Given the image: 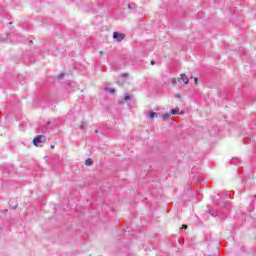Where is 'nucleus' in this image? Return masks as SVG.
I'll return each mask as SVG.
<instances>
[{"instance_id":"obj_1","label":"nucleus","mask_w":256,"mask_h":256,"mask_svg":"<svg viewBox=\"0 0 256 256\" xmlns=\"http://www.w3.org/2000/svg\"><path fill=\"white\" fill-rule=\"evenodd\" d=\"M10 39L12 43H21L23 42V37L19 33H14L12 36L10 35Z\"/></svg>"},{"instance_id":"obj_2","label":"nucleus","mask_w":256,"mask_h":256,"mask_svg":"<svg viewBox=\"0 0 256 256\" xmlns=\"http://www.w3.org/2000/svg\"><path fill=\"white\" fill-rule=\"evenodd\" d=\"M113 39L115 41H117V43H121V41H123V39H125V34L119 33V32H114Z\"/></svg>"},{"instance_id":"obj_3","label":"nucleus","mask_w":256,"mask_h":256,"mask_svg":"<svg viewBox=\"0 0 256 256\" xmlns=\"http://www.w3.org/2000/svg\"><path fill=\"white\" fill-rule=\"evenodd\" d=\"M43 141H45V136L38 135L33 139V145H35V147H39V143H43Z\"/></svg>"},{"instance_id":"obj_4","label":"nucleus","mask_w":256,"mask_h":256,"mask_svg":"<svg viewBox=\"0 0 256 256\" xmlns=\"http://www.w3.org/2000/svg\"><path fill=\"white\" fill-rule=\"evenodd\" d=\"M178 81H182L184 85H187L189 83V77H187V75L185 74H181L180 79H178Z\"/></svg>"},{"instance_id":"obj_5","label":"nucleus","mask_w":256,"mask_h":256,"mask_svg":"<svg viewBox=\"0 0 256 256\" xmlns=\"http://www.w3.org/2000/svg\"><path fill=\"white\" fill-rule=\"evenodd\" d=\"M209 213L210 215H212V217H217V215H219V213H217V210H215V208H210Z\"/></svg>"},{"instance_id":"obj_6","label":"nucleus","mask_w":256,"mask_h":256,"mask_svg":"<svg viewBox=\"0 0 256 256\" xmlns=\"http://www.w3.org/2000/svg\"><path fill=\"white\" fill-rule=\"evenodd\" d=\"M155 117H157V113L153 112V111H149L148 112V118L149 119H155Z\"/></svg>"},{"instance_id":"obj_7","label":"nucleus","mask_w":256,"mask_h":256,"mask_svg":"<svg viewBox=\"0 0 256 256\" xmlns=\"http://www.w3.org/2000/svg\"><path fill=\"white\" fill-rule=\"evenodd\" d=\"M128 9H130V11H137V6L135 4H128Z\"/></svg>"},{"instance_id":"obj_8","label":"nucleus","mask_w":256,"mask_h":256,"mask_svg":"<svg viewBox=\"0 0 256 256\" xmlns=\"http://www.w3.org/2000/svg\"><path fill=\"white\" fill-rule=\"evenodd\" d=\"M85 165H87L88 167L90 165H93V160L91 158H87L86 161H85Z\"/></svg>"},{"instance_id":"obj_9","label":"nucleus","mask_w":256,"mask_h":256,"mask_svg":"<svg viewBox=\"0 0 256 256\" xmlns=\"http://www.w3.org/2000/svg\"><path fill=\"white\" fill-rule=\"evenodd\" d=\"M163 119L166 121V119H169L171 117V114L169 113H166V114H163Z\"/></svg>"},{"instance_id":"obj_10","label":"nucleus","mask_w":256,"mask_h":256,"mask_svg":"<svg viewBox=\"0 0 256 256\" xmlns=\"http://www.w3.org/2000/svg\"><path fill=\"white\" fill-rule=\"evenodd\" d=\"M179 111V109H172L170 111L171 115H177V112Z\"/></svg>"},{"instance_id":"obj_11","label":"nucleus","mask_w":256,"mask_h":256,"mask_svg":"<svg viewBox=\"0 0 256 256\" xmlns=\"http://www.w3.org/2000/svg\"><path fill=\"white\" fill-rule=\"evenodd\" d=\"M131 99V96L129 94H126L124 97V101H129Z\"/></svg>"},{"instance_id":"obj_12","label":"nucleus","mask_w":256,"mask_h":256,"mask_svg":"<svg viewBox=\"0 0 256 256\" xmlns=\"http://www.w3.org/2000/svg\"><path fill=\"white\" fill-rule=\"evenodd\" d=\"M171 83H172V85H177V79L172 78Z\"/></svg>"},{"instance_id":"obj_13","label":"nucleus","mask_w":256,"mask_h":256,"mask_svg":"<svg viewBox=\"0 0 256 256\" xmlns=\"http://www.w3.org/2000/svg\"><path fill=\"white\" fill-rule=\"evenodd\" d=\"M63 77H65V73H60V74L58 75V79H63Z\"/></svg>"},{"instance_id":"obj_14","label":"nucleus","mask_w":256,"mask_h":256,"mask_svg":"<svg viewBox=\"0 0 256 256\" xmlns=\"http://www.w3.org/2000/svg\"><path fill=\"white\" fill-rule=\"evenodd\" d=\"M121 77L122 79H127V74H122Z\"/></svg>"},{"instance_id":"obj_15","label":"nucleus","mask_w":256,"mask_h":256,"mask_svg":"<svg viewBox=\"0 0 256 256\" xmlns=\"http://www.w3.org/2000/svg\"><path fill=\"white\" fill-rule=\"evenodd\" d=\"M109 91V93H115V89L114 88H112V89H110V90H108Z\"/></svg>"},{"instance_id":"obj_16","label":"nucleus","mask_w":256,"mask_h":256,"mask_svg":"<svg viewBox=\"0 0 256 256\" xmlns=\"http://www.w3.org/2000/svg\"><path fill=\"white\" fill-rule=\"evenodd\" d=\"M194 81H195V84L197 85V83H199V78H195Z\"/></svg>"},{"instance_id":"obj_17","label":"nucleus","mask_w":256,"mask_h":256,"mask_svg":"<svg viewBox=\"0 0 256 256\" xmlns=\"http://www.w3.org/2000/svg\"><path fill=\"white\" fill-rule=\"evenodd\" d=\"M117 83H118V85H121V84L125 83V81H118Z\"/></svg>"},{"instance_id":"obj_18","label":"nucleus","mask_w":256,"mask_h":256,"mask_svg":"<svg viewBox=\"0 0 256 256\" xmlns=\"http://www.w3.org/2000/svg\"><path fill=\"white\" fill-rule=\"evenodd\" d=\"M226 199H231V196L229 194H226Z\"/></svg>"},{"instance_id":"obj_19","label":"nucleus","mask_w":256,"mask_h":256,"mask_svg":"<svg viewBox=\"0 0 256 256\" xmlns=\"http://www.w3.org/2000/svg\"><path fill=\"white\" fill-rule=\"evenodd\" d=\"M249 141V138L244 139V143H247Z\"/></svg>"},{"instance_id":"obj_20","label":"nucleus","mask_w":256,"mask_h":256,"mask_svg":"<svg viewBox=\"0 0 256 256\" xmlns=\"http://www.w3.org/2000/svg\"><path fill=\"white\" fill-rule=\"evenodd\" d=\"M182 229H187V225H183V226H182Z\"/></svg>"},{"instance_id":"obj_21","label":"nucleus","mask_w":256,"mask_h":256,"mask_svg":"<svg viewBox=\"0 0 256 256\" xmlns=\"http://www.w3.org/2000/svg\"><path fill=\"white\" fill-rule=\"evenodd\" d=\"M150 63H151V65H155V62H154V60H152Z\"/></svg>"},{"instance_id":"obj_22","label":"nucleus","mask_w":256,"mask_h":256,"mask_svg":"<svg viewBox=\"0 0 256 256\" xmlns=\"http://www.w3.org/2000/svg\"><path fill=\"white\" fill-rule=\"evenodd\" d=\"M80 129H85V126H83V125H80Z\"/></svg>"},{"instance_id":"obj_23","label":"nucleus","mask_w":256,"mask_h":256,"mask_svg":"<svg viewBox=\"0 0 256 256\" xmlns=\"http://www.w3.org/2000/svg\"><path fill=\"white\" fill-rule=\"evenodd\" d=\"M12 209H13V210L17 209V206H12Z\"/></svg>"},{"instance_id":"obj_24","label":"nucleus","mask_w":256,"mask_h":256,"mask_svg":"<svg viewBox=\"0 0 256 256\" xmlns=\"http://www.w3.org/2000/svg\"><path fill=\"white\" fill-rule=\"evenodd\" d=\"M50 123H51V121H48V122H47V125H49Z\"/></svg>"},{"instance_id":"obj_25","label":"nucleus","mask_w":256,"mask_h":256,"mask_svg":"<svg viewBox=\"0 0 256 256\" xmlns=\"http://www.w3.org/2000/svg\"><path fill=\"white\" fill-rule=\"evenodd\" d=\"M54 148H55V146L52 145V146H51V149H54Z\"/></svg>"},{"instance_id":"obj_26","label":"nucleus","mask_w":256,"mask_h":256,"mask_svg":"<svg viewBox=\"0 0 256 256\" xmlns=\"http://www.w3.org/2000/svg\"><path fill=\"white\" fill-rule=\"evenodd\" d=\"M95 133H99V131H98V130H95Z\"/></svg>"}]
</instances>
